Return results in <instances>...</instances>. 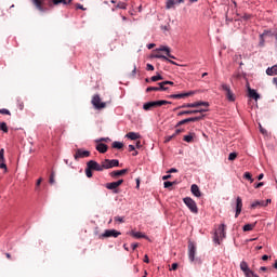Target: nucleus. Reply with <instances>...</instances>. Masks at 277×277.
Here are the masks:
<instances>
[{
	"instance_id": "f257e3e1",
	"label": "nucleus",
	"mask_w": 277,
	"mask_h": 277,
	"mask_svg": "<svg viewBox=\"0 0 277 277\" xmlns=\"http://www.w3.org/2000/svg\"><path fill=\"white\" fill-rule=\"evenodd\" d=\"M172 102L160 100L155 102H147L143 105V109L145 111H150V109H155V107H161L163 105H170Z\"/></svg>"
},
{
	"instance_id": "f03ea898",
	"label": "nucleus",
	"mask_w": 277,
	"mask_h": 277,
	"mask_svg": "<svg viewBox=\"0 0 277 277\" xmlns=\"http://www.w3.org/2000/svg\"><path fill=\"white\" fill-rule=\"evenodd\" d=\"M220 239H226V225L221 224L214 233V242L220 246Z\"/></svg>"
},
{
	"instance_id": "7ed1b4c3",
	"label": "nucleus",
	"mask_w": 277,
	"mask_h": 277,
	"mask_svg": "<svg viewBox=\"0 0 277 277\" xmlns=\"http://www.w3.org/2000/svg\"><path fill=\"white\" fill-rule=\"evenodd\" d=\"M240 269L246 277H259V275H256L252 269H250V266L246 261L240 262Z\"/></svg>"
},
{
	"instance_id": "20e7f679",
	"label": "nucleus",
	"mask_w": 277,
	"mask_h": 277,
	"mask_svg": "<svg viewBox=\"0 0 277 277\" xmlns=\"http://www.w3.org/2000/svg\"><path fill=\"white\" fill-rule=\"evenodd\" d=\"M184 205L189 209L192 213H198V206L196 205V201L192 199L190 197H185L183 199Z\"/></svg>"
},
{
	"instance_id": "39448f33",
	"label": "nucleus",
	"mask_w": 277,
	"mask_h": 277,
	"mask_svg": "<svg viewBox=\"0 0 277 277\" xmlns=\"http://www.w3.org/2000/svg\"><path fill=\"white\" fill-rule=\"evenodd\" d=\"M91 103L95 109H105L107 107L105 102H101V96L98 95H93Z\"/></svg>"
},
{
	"instance_id": "423d86ee",
	"label": "nucleus",
	"mask_w": 277,
	"mask_h": 277,
	"mask_svg": "<svg viewBox=\"0 0 277 277\" xmlns=\"http://www.w3.org/2000/svg\"><path fill=\"white\" fill-rule=\"evenodd\" d=\"M221 89L223 90V92H225V96H226L227 101H230L232 103H234L235 94L233 93V90H230V85L223 83L221 85Z\"/></svg>"
},
{
	"instance_id": "0eeeda50",
	"label": "nucleus",
	"mask_w": 277,
	"mask_h": 277,
	"mask_svg": "<svg viewBox=\"0 0 277 277\" xmlns=\"http://www.w3.org/2000/svg\"><path fill=\"white\" fill-rule=\"evenodd\" d=\"M195 107H209L208 102H195V103H188L183 104L179 107V109H186V108H195Z\"/></svg>"
},
{
	"instance_id": "6e6552de",
	"label": "nucleus",
	"mask_w": 277,
	"mask_h": 277,
	"mask_svg": "<svg viewBox=\"0 0 277 277\" xmlns=\"http://www.w3.org/2000/svg\"><path fill=\"white\" fill-rule=\"evenodd\" d=\"M120 166V161H118V159H105L103 161V168L104 170H109L110 168H118Z\"/></svg>"
},
{
	"instance_id": "1a4fd4ad",
	"label": "nucleus",
	"mask_w": 277,
	"mask_h": 277,
	"mask_svg": "<svg viewBox=\"0 0 277 277\" xmlns=\"http://www.w3.org/2000/svg\"><path fill=\"white\" fill-rule=\"evenodd\" d=\"M121 233L116 229H106L101 236L100 239H107L109 237H120Z\"/></svg>"
},
{
	"instance_id": "9d476101",
	"label": "nucleus",
	"mask_w": 277,
	"mask_h": 277,
	"mask_svg": "<svg viewBox=\"0 0 277 277\" xmlns=\"http://www.w3.org/2000/svg\"><path fill=\"white\" fill-rule=\"evenodd\" d=\"M122 183H124V180H119L117 182L106 183L105 187L106 189L114 190V194H118V187H120Z\"/></svg>"
},
{
	"instance_id": "9b49d317",
	"label": "nucleus",
	"mask_w": 277,
	"mask_h": 277,
	"mask_svg": "<svg viewBox=\"0 0 277 277\" xmlns=\"http://www.w3.org/2000/svg\"><path fill=\"white\" fill-rule=\"evenodd\" d=\"M202 118H205V115H201L198 117L186 118V119H183L180 122H177V124L175 127H183V124H187L188 122H200V120H202Z\"/></svg>"
},
{
	"instance_id": "f8f14e48",
	"label": "nucleus",
	"mask_w": 277,
	"mask_h": 277,
	"mask_svg": "<svg viewBox=\"0 0 277 277\" xmlns=\"http://www.w3.org/2000/svg\"><path fill=\"white\" fill-rule=\"evenodd\" d=\"M88 168H90V170H94L95 172H103V170H105V167H103V162L102 164H100L98 162L94 161V160H90L87 163Z\"/></svg>"
},
{
	"instance_id": "ddd939ff",
	"label": "nucleus",
	"mask_w": 277,
	"mask_h": 277,
	"mask_svg": "<svg viewBox=\"0 0 277 277\" xmlns=\"http://www.w3.org/2000/svg\"><path fill=\"white\" fill-rule=\"evenodd\" d=\"M85 157H90V151L84 149H77L76 154L74 155V159L79 161V159H85Z\"/></svg>"
},
{
	"instance_id": "4468645a",
	"label": "nucleus",
	"mask_w": 277,
	"mask_h": 277,
	"mask_svg": "<svg viewBox=\"0 0 277 277\" xmlns=\"http://www.w3.org/2000/svg\"><path fill=\"white\" fill-rule=\"evenodd\" d=\"M188 259L192 263L196 260V245L194 242L188 243Z\"/></svg>"
},
{
	"instance_id": "2eb2a0df",
	"label": "nucleus",
	"mask_w": 277,
	"mask_h": 277,
	"mask_svg": "<svg viewBox=\"0 0 277 277\" xmlns=\"http://www.w3.org/2000/svg\"><path fill=\"white\" fill-rule=\"evenodd\" d=\"M205 111H209V109L201 108L196 110H182L177 114V116H192L193 114H205Z\"/></svg>"
},
{
	"instance_id": "dca6fc26",
	"label": "nucleus",
	"mask_w": 277,
	"mask_h": 277,
	"mask_svg": "<svg viewBox=\"0 0 277 277\" xmlns=\"http://www.w3.org/2000/svg\"><path fill=\"white\" fill-rule=\"evenodd\" d=\"M190 3H196L198 0H189ZM185 0H167V10H172V8H174V5L180 4V3H184Z\"/></svg>"
},
{
	"instance_id": "f3484780",
	"label": "nucleus",
	"mask_w": 277,
	"mask_h": 277,
	"mask_svg": "<svg viewBox=\"0 0 277 277\" xmlns=\"http://www.w3.org/2000/svg\"><path fill=\"white\" fill-rule=\"evenodd\" d=\"M242 209H243V200L241 199V197H237L236 198V214H235V217H239V215L241 214Z\"/></svg>"
},
{
	"instance_id": "a211bd4d",
	"label": "nucleus",
	"mask_w": 277,
	"mask_h": 277,
	"mask_svg": "<svg viewBox=\"0 0 277 277\" xmlns=\"http://www.w3.org/2000/svg\"><path fill=\"white\" fill-rule=\"evenodd\" d=\"M32 4L39 10V12H47L43 0H32Z\"/></svg>"
},
{
	"instance_id": "6ab92c4d",
	"label": "nucleus",
	"mask_w": 277,
	"mask_h": 277,
	"mask_svg": "<svg viewBox=\"0 0 277 277\" xmlns=\"http://www.w3.org/2000/svg\"><path fill=\"white\" fill-rule=\"evenodd\" d=\"M128 235H131V237H134V239H148V236H146L142 232L131 230L130 233H128Z\"/></svg>"
},
{
	"instance_id": "aec40b11",
	"label": "nucleus",
	"mask_w": 277,
	"mask_h": 277,
	"mask_svg": "<svg viewBox=\"0 0 277 277\" xmlns=\"http://www.w3.org/2000/svg\"><path fill=\"white\" fill-rule=\"evenodd\" d=\"M127 172H129V169L113 171V172H110V176L113 179H118V176H124V174H127Z\"/></svg>"
},
{
	"instance_id": "412c9836",
	"label": "nucleus",
	"mask_w": 277,
	"mask_h": 277,
	"mask_svg": "<svg viewBox=\"0 0 277 277\" xmlns=\"http://www.w3.org/2000/svg\"><path fill=\"white\" fill-rule=\"evenodd\" d=\"M190 192L193 195L196 196V198H200L202 196V193L200 192V187H198V185L193 184L190 186Z\"/></svg>"
},
{
	"instance_id": "4be33fe9",
	"label": "nucleus",
	"mask_w": 277,
	"mask_h": 277,
	"mask_svg": "<svg viewBox=\"0 0 277 277\" xmlns=\"http://www.w3.org/2000/svg\"><path fill=\"white\" fill-rule=\"evenodd\" d=\"M95 148H96L97 153L105 154L109 147L105 143H97Z\"/></svg>"
},
{
	"instance_id": "5701e85b",
	"label": "nucleus",
	"mask_w": 277,
	"mask_h": 277,
	"mask_svg": "<svg viewBox=\"0 0 277 277\" xmlns=\"http://www.w3.org/2000/svg\"><path fill=\"white\" fill-rule=\"evenodd\" d=\"M66 5L68 2L66 0H48V5L49 8H53L54 5H60V4Z\"/></svg>"
},
{
	"instance_id": "b1692460",
	"label": "nucleus",
	"mask_w": 277,
	"mask_h": 277,
	"mask_svg": "<svg viewBox=\"0 0 277 277\" xmlns=\"http://www.w3.org/2000/svg\"><path fill=\"white\" fill-rule=\"evenodd\" d=\"M261 207H267V203H265V200H256L251 203V209H261Z\"/></svg>"
},
{
	"instance_id": "393cba45",
	"label": "nucleus",
	"mask_w": 277,
	"mask_h": 277,
	"mask_svg": "<svg viewBox=\"0 0 277 277\" xmlns=\"http://www.w3.org/2000/svg\"><path fill=\"white\" fill-rule=\"evenodd\" d=\"M248 92H249L250 98H254V101H259L261 98V95H259V93H256V90L249 88Z\"/></svg>"
},
{
	"instance_id": "a878e982",
	"label": "nucleus",
	"mask_w": 277,
	"mask_h": 277,
	"mask_svg": "<svg viewBox=\"0 0 277 277\" xmlns=\"http://www.w3.org/2000/svg\"><path fill=\"white\" fill-rule=\"evenodd\" d=\"M187 96H192V92L188 93H180V94H172L169 98H185Z\"/></svg>"
},
{
	"instance_id": "bb28decb",
	"label": "nucleus",
	"mask_w": 277,
	"mask_h": 277,
	"mask_svg": "<svg viewBox=\"0 0 277 277\" xmlns=\"http://www.w3.org/2000/svg\"><path fill=\"white\" fill-rule=\"evenodd\" d=\"M266 75L269 77H274V75H277V65H274L273 67H268L266 69Z\"/></svg>"
},
{
	"instance_id": "cd10ccee",
	"label": "nucleus",
	"mask_w": 277,
	"mask_h": 277,
	"mask_svg": "<svg viewBox=\"0 0 277 277\" xmlns=\"http://www.w3.org/2000/svg\"><path fill=\"white\" fill-rule=\"evenodd\" d=\"M126 137H128V140H140L141 135L140 133H135V132H129Z\"/></svg>"
},
{
	"instance_id": "c85d7f7f",
	"label": "nucleus",
	"mask_w": 277,
	"mask_h": 277,
	"mask_svg": "<svg viewBox=\"0 0 277 277\" xmlns=\"http://www.w3.org/2000/svg\"><path fill=\"white\" fill-rule=\"evenodd\" d=\"M256 226V223L246 224L242 229L245 233H248L250 230H254V227Z\"/></svg>"
},
{
	"instance_id": "c756f323",
	"label": "nucleus",
	"mask_w": 277,
	"mask_h": 277,
	"mask_svg": "<svg viewBox=\"0 0 277 277\" xmlns=\"http://www.w3.org/2000/svg\"><path fill=\"white\" fill-rule=\"evenodd\" d=\"M123 147H124V144L121 143V142L115 141V142L113 143V148H117V150H120V149H122Z\"/></svg>"
},
{
	"instance_id": "7c9ffc66",
	"label": "nucleus",
	"mask_w": 277,
	"mask_h": 277,
	"mask_svg": "<svg viewBox=\"0 0 277 277\" xmlns=\"http://www.w3.org/2000/svg\"><path fill=\"white\" fill-rule=\"evenodd\" d=\"M156 51H157V52L163 51V52L166 53V55H167L168 53H171L170 48H169V47H166V45H160L158 49H156Z\"/></svg>"
},
{
	"instance_id": "2f4dec72",
	"label": "nucleus",
	"mask_w": 277,
	"mask_h": 277,
	"mask_svg": "<svg viewBox=\"0 0 277 277\" xmlns=\"http://www.w3.org/2000/svg\"><path fill=\"white\" fill-rule=\"evenodd\" d=\"M184 142H187V144H192L194 142V134L184 135Z\"/></svg>"
},
{
	"instance_id": "473e14b6",
	"label": "nucleus",
	"mask_w": 277,
	"mask_h": 277,
	"mask_svg": "<svg viewBox=\"0 0 277 277\" xmlns=\"http://www.w3.org/2000/svg\"><path fill=\"white\" fill-rule=\"evenodd\" d=\"M243 179H246L247 181H250V183H254V179H252L251 172H245Z\"/></svg>"
},
{
	"instance_id": "72a5a7b5",
	"label": "nucleus",
	"mask_w": 277,
	"mask_h": 277,
	"mask_svg": "<svg viewBox=\"0 0 277 277\" xmlns=\"http://www.w3.org/2000/svg\"><path fill=\"white\" fill-rule=\"evenodd\" d=\"M49 183H50V185H54V183H55V171H51Z\"/></svg>"
},
{
	"instance_id": "f704fd0d",
	"label": "nucleus",
	"mask_w": 277,
	"mask_h": 277,
	"mask_svg": "<svg viewBox=\"0 0 277 277\" xmlns=\"http://www.w3.org/2000/svg\"><path fill=\"white\" fill-rule=\"evenodd\" d=\"M166 85H168V84L164 83L163 81L160 82V83H158L159 90H160L161 92H166V90H168V87H166Z\"/></svg>"
},
{
	"instance_id": "c9c22d12",
	"label": "nucleus",
	"mask_w": 277,
	"mask_h": 277,
	"mask_svg": "<svg viewBox=\"0 0 277 277\" xmlns=\"http://www.w3.org/2000/svg\"><path fill=\"white\" fill-rule=\"evenodd\" d=\"M0 131H3V133H8V123L1 122L0 123Z\"/></svg>"
},
{
	"instance_id": "e433bc0d",
	"label": "nucleus",
	"mask_w": 277,
	"mask_h": 277,
	"mask_svg": "<svg viewBox=\"0 0 277 277\" xmlns=\"http://www.w3.org/2000/svg\"><path fill=\"white\" fill-rule=\"evenodd\" d=\"M150 81H163V76L157 75L150 78Z\"/></svg>"
},
{
	"instance_id": "4c0bfd02",
	"label": "nucleus",
	"mask_w": 277,
	"mask_h": 277,
	"mask_svg": "<svg viewBox=\"0 0 277 277\" xmlns=\"http://www.w3.org/2000/svg\"><path fill=\"white\" fill-rule=\"evenodd\" d=\"M146 92H160L159 85L158 87H148Z\"/></svg>"
},
{
	"instance_id": "58836bf2",
	"label": "nucleus",
	"mask_w": 277,
	"mask_h": 277,
	"mask_svg": "<svg viewBox=\"0 0 277 277\" xmlns=\"http://www.w3.org/2000/svg\"><path fill=\"white\" fill-rule=\"evenodd\" d=\"M154 57L156 58V60H168V56H166V55H162V54H160V53H156L155 55H154Z\"/></svg>"
},
{
	"instance_id": "ea45409f",
	"label": "nucleus",
	"mask_w": 277,
	"mask_h": 277,
	"mask_svg": "<svg viewBox=\"0 0 277 277\" xmlns=\"http://www.w3.org/2000/svg\"><path fill=\"white\" fill-rule=\"evenodd\" d=\"M0 161H5V149H0Z\"/></svg>"
},
{
	"instance_id": "a19ab883",
	"label": "nucleus",
	"mask_w": 277,
	"mask_h": 277,
	"mask_svg": "<svg viewBox=\"0 0 277 277\" xmlns=\"http://www.w3.org/2000/svg\"><path fill=\"white\" fill-rule=\"evenodd\" d=\"M96 143H100V144H103L102 142H111V138H109V137H102V138H98V140H96L95 141Z\"/></svg>"
},
{
	"instance_id": "79ce46f5",
	"label": "nucleus",
	"mask_w": 277,
	"mask_h": 277,
	"mask_svg": "<svg viewBox=\"0 0 277 277\" xmlns=\"http://www.w3.org/2000/svg\"><path fill=\"white\" fill-rule=\"evenodd\" d=\"M85 175L88 176V179H92V169H90V167H88V166L85 169Z\"/></svg>"
},
{
	"instance_id": "37998d69",
	"label": "nucleus",
	"mask_w": 277,
	"mask_h": 277,
	"mask_svg": "<svg viewBox=\"0 0 277 277\" xmlns=\"http://www.w3.org/2000/svg\"><path fill=\"white\" fill-rule=\"evenodd\" d=\"M172 185H176V182H169V181L164 182V188L166 189L172 187Z\"/></svg>"
},
{
	"instance_id": "c03bdc74",
	"label": "nucleus",
	"mask_w": 277,
	"mask_h": 277,
	"mask_svg": "<svg viewBox=\"0 0 277 277\" xmlns=\"http://www.w3.org/2000/svg\"><path fill=\"white\" fill-rule=\"evenodd\" d=\"M237 159V153H230L228 156L229 161H235Z\"/></svg>"
},
{
	"instance_id": "a18cd8bd",
	"label": "nucleus",
	"mask_w": 277,
	"mask_h": 277,
	"mask_svg": "<svg viewBox=\"0 0 277 277\" xmlns=\"http://www.w3.org/2000/svg\"><path fill=\"white\" fill-rule=\"evenodd\" d=\"M115 222H119V224H124V217L123 216H115Z\"/></svg>"
},
{
	"instance_id": "49530a36",
	"label": "nucleus",
	"mask_w": 277,
	"mask_h": 277,
	"mask_svg": "<svg viewBox=\"0 0 277 277\" xmlns=\"http://www.w3.org/2000/svg\"><path fill=\"white\" fill-rule=\"evenodd\" d=\"M174 137H176V136H174V134L166 136L164 144H168V142H172V140H174Z\"/></svg>"
},
{
	"instance_id": "de8ad7c7",
	"label": "nucleus",
	"mask_w": 277,
	"mask_h": 277,
	"mask_svg": "<svg viewBox=\"0 0 277 277\" xmlns=\"http://www.w3.org/2000/svg\"><path fill=\"white\" fill-rule=\"evenodd\" d=\"M117 8H119L120 10H127V3H124V2H119V3L117 4Z\"/></svg>"
},
{
	"instance_id": "09e8293b",
	"label": "nucleus",
	"mask_w": 277,
	"mask_h": 277,
	"mask_svg": "<svg viewBox=\"0 0 277 277\" xmlns=\"http://www.w3.org/2000/svg\"><path fill=\"white\" fill-rule=\"evenodd\" d=\"M0 169L5 170V172H8V166L5 164V161H0Z\"/></svg>"
},
{
	"instance_id": "8fccbe9b",
	"label": "nucleus",
	"mask_w": 277,
	"mask_h": 277,
	"mask_svg": "<svg viewBox=\"0 0 277 277\" xmlns=\"http://www.w3.org/2000/svg\"><path fill=\"white\" fill-rule=\"evenodd\" d=\"M0 114H3L4 116H11V113L5 108L0 109Z\"/></svg>"
},
{
	"instance_id": "3c124183",
	"label": "nucleus",
	"mask_w": 277,
	"mask_h": 277,
	"mask_svg": "<svg viewBox=\"0 0 277 277\" xmlns=\"http://www.w3.org/2000/svg\"><path fill=\"white\" fill-rule=\"evenodd\" d=\"M17 107H18V109H21V111H23V109H25V104L23 102L18 101Z\"/></svg>"
},
{
	"instance_id": "603ef678",
	"label": "nucleus",
	"mask_w": 277,
	"mask_h": 277,
	"mask_svg": "<svg viewBox=\"0 0 277 277\" xmlns=\"http://www.w3.org/2000/svg\"><path fill=\"white\" fill-rule=\"evenodd\" d=\"M243 21H250L252 18L251 14L245 13V15L242 16Z\"/></svg>"
},
{
	"instance_id": "864d4df0",
	"label": "nucleus",
	"mask_w": 277,
	"mask_h": 277,
	"mask_svg": "<svg viewBox=\"0 0 277 277\" xmlns=\"http://www.w3.org/2000/svg\"><path fill=\"white\" fill-rule=\"evenodd\" d=\"M263 185H265V183L260 182V183H258V184H254V188H255V189H259V188L263 187Z\"/></svg>"
},
{
	"instance_id": "5fc2aeb1",
	"label": "nucleus",
	"mask_w": 277,
	"mask_h": 277,
	"mask_svg": "<svg viewBox=\"0 0 277 277\" xmlns=\"http://www.w3.org/2000/svg\"><path fill=\"white\" fill-rule=\"evenodd\" d=\"M171 269H172L173 272H176V269H179V264H177V263H173V264L171 265Z\"/></svg>"
},
{
	"instance_id": "6e6d98bb",
	"label": "nucleus",
	"mask_w": 277,
	"mask_h": 277,
	"mask_svg": "<svg viewBox=\"0 0 277 277\" xmlns=\"http://www.w3.org/2000/svg\"><path fill=\"white\" fill-rule=\"evenodd\" d=\"M184 130L182 129H177L175 130V132L173 133V135L176 137V135H181V133H183Z\"/></svg>"
},
{
	"instance_id": "4d7b16f0",
	"label": "nucleus",
	"mask_w": 277,
	"mask_h": 277,
	"mask_svg": "<svg viewBox=\"0 0 277 277\" xmlns=\"http://www.w3.org/2000/svg\"><path fill=\"white\" fill-rule=\"evenodd\" d=\"M42 183V177H40L39 180H37V183H36V189H38L40 187Z\"/></svg>"
},
{
	"instance_id": "13d9d810",
	"label": "nucleus",
	"mask_w": 277,
	"mask_h": 277,
	"mask_svg": "<svg viewBox=\"0 0 277 277\" xmlns=\"http://www.w3.org/2000/svg\"><path fill=\"white\" fill-rule=\"evenodd\" d=\"M260 131L263 135H267V130H265L262 126H260Z\"/></svg>"
},
{
	"instance_id": "bf43d9fd",
	"label": "nucleus",
	"mask_w": 277,
	"mask_h": 277,
	"mask_svg": "<svg viewBox=\"0 0 277 277\" xmlns=\"http://www.w3.org/2000/svg\"><path fill=\"white\" fill-rule=\"evenodd\" d=\"M146 70H155V66L147 64Z\"/></svg>"
},
{
	"instance_id": "052dcab7",
	"label": "nucleus",
	"mask_w": 277,
	"mask_h": 277,
	"mask_svg": "<svg viewBox=\"0 0 277 277\" xmlns=\"http://www.w3.org/2000/svg\"><path fill=\"white\" fill-rule=\"evenodd\" d=\"M76 8L77 10H85V8H83V4H79V3L76 4Z\"/></svg>"
},
{
	"instance_id": "680f3d73",
	"label": "nucleus",
	"mask_w": 277,
	"mask_h": 277,
	"mask_svg": "<svg viewBox=\"0 0 277 277\" xmlns=\"http://www.w3.org/2000/svg\"><path fill=\"white\" fill-rule=\"evenodd\" d=\"M136 72H137V67L134 66L131 76H132V77H135Z\"/></svg>"
},
{
	"instance_id": "e2e57ef3",
	"label": "nucleus",
	"mask_w": 277,
	"mask_h": 277,
	"mask_svg": "<svg viewBox=\"0 0 277 277\" xmlns=\"http://www.w3.org/2000/svg\"><path fill=\"white\" fill-rule=\"evenodd\" d=\"M168 179H172V175L168 174V175L162 176V181H168Z\"/></svg>"
},
{
	"instance_id": "0e129e2a",
	"label": "nucleus",
	"mask_w": 277,
	"mask_h": 277,
	"mask_svg": "<svg viewBox=\"0 0 277 277\" xmlns=\"http://www.w3.org/2000/svg\"><path fill=\"white\" fill-rule=\"evenodd\" d=\"M128 148H129V151H130V153H133V150H135V146H134V145H129Z\"/></svg>"
},
{
	"instance_id": "69168bd1",
	"label": "nucleus",
	"mask_w": 277,
	"mask_h": 277,
	"mask_svg": "<svg viewBox=\"0 0 277 277\" xmlns=\"http://www.w3.org/2000/svg\"><path fill=\"white\" fill-rule=\"evenodd\" d=\"M174 172H179V170H176L175 168H172V169H170V170L168 171L169 174H172V173H174Z\"/></svg>"
},
{
	"instance_id": "338daca9",
	"label": "nucleus",
	"mask_w": 277,
	"mask_h": 277,
	"mask_svg": "<svg viewBox=\"0 0 277 277\" xmlns=\"http://www.w3.org/2000/svg\"><path fill=\"white\" fill-rule=\"evenodd\" d=\"M144 263H150V260L148 259L147 255L144 256Z\"/></svg>"
},
{
	"instance_id": "774afa93",
	"label": "nucleus",
	"mask_w": 277,
	"mask_h": 277,
	"mask_svg": "<svg viewBox=\"0 0 277 277\" xmlns=\"http://www.w3.org/2000/svg\"><path fill=\"white\" fill-rule=\"evenodd\" d=\"M260 272H267V267L261 266V267H260Z\"/></svg>"
}]
</instances>
